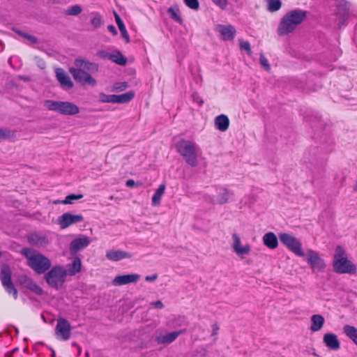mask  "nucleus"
Listing matches in <instances>:
<instances>
[{
  "mask_svg": "<svg viewBox=\"0 0 357 357\" xmlns=\"http://www.w3.org/2000/svg\"><path fill=\"white\" fill-rule=\"evenodd\" d=\"M82 261L80 258L75 256L72 263L67 265V275L73 276L79 273L82 271Z\"/></svg>",
  "mask_w": 357,
  "mask_h": 357,
  "instance_id": "nucleus-20",
  "label": "nucleus"
},
{
  "mask_svg": "<svg viewBox=\"0 0 357 357\" xmlns=\"http://www.w3.org/2000/svg\"><path fill=\"white\" fill-rule=\"evenodd\" d=\"M151 305L153 307L158 308V309H162V308L164 307V305H163V303L160 301H157L152 302L151 303Z\"/></svg>",
  "mask_w": 357,
  "mask_h": 357,
  "instance_id": "nucleus-46",
  "label": "nucleus"
},
{
  "mask_svg": "<svg viewBox=\"0 0 357 357\" xmlns=\"http://www.w3.org/2000/svg\"><path fill=\"white\" fill-rule=\"evenodd\" d=\"M112 54L108 53L105 50H100L97 52V55L102 59H108L110 60V56Z\"/></svg>",
  "mask_w": 357,
  "mask_h": 357,
  "instance_id": "nucleus-44",
  "label": "nucleus"
},
{
  "mask_svg": "<svg viewBox=\"0 0 357 357\" xmlns=\"http://www.w3.org/2000/svg\"><path fill=\"white\" fill-rule=\"evenodd\" d=\"M215 5L221 8H225L227 4V0H211Z\"/></svg>",
  "mask_w": 357,
  "mask_h": 357,
  "instance_id": "nucleus-45",
  "label": "nucleus"
},
{
  "mask_svg": "<svg viewBox=\"0 0 357 357\" xmlns=\"http://www.w3.org/2000/svg\"><path fill=\"white\" fill-rule=\"evenodd\" d=\"M76 68H70L69 72L74 79L82 85L95 86L97 83L96 79L86 72L97 73L98 71V65L86 61L83 59H76L75 60Z\"/></svg>",
  "mask_w": 357,
  "mask_h": 357,
  "instance_id": "nucleus-1",
  "label": "nucleus"
},
{
  "mask_svg": "<svg viewBox=\"0 0 357 357\" xmlns=\"http://www.w3.org/2000/svg\"><path fill=\"white\" fill-rule=\"evenodd\" d=\"M12 271L8 265H3L1 268L0 273V280L2 286L5 289L6 291L12 295L14 299L17 298L18 292L15 288L14 284L12 282Z\"/></svg>",
  "mask_w": 357,
  "mask_h": 357,
  "instance_id": "nucleus-9",
  "label": "nucleus"
},
{
  "mask_svg": "<svg viewBox=\"0 0 357 357\" xmlns=\"http://www.w3.org/2000/svg\"><path fill=\"white\" fill-rule=\"evenodd\" d=\"M280 242L290 251L298 257H304L302 243L294 235L288 233L279 234Z\"/></svg>",
  "mask_w": 357,
  "mask_h": 357,
  "instance_id": "nucleus-8",
  "label": "nucleus"
},
{
  "mask_svg": "<svg viewBox=\"0 0 357 357\" xmlns=\"http://www.w3.org/2000/svg\"><path fill=\"white\" fill-rule=\"evenodd\" d=\"M14 132L10 130L0 128V139H6L14 136Z\"/></svg>",
  "mask_w": 357,
  "mask_h": 357,
  "instance_id": "nucleus-38",
  "label": "nucleus"
},
{
  "mask_svg": "<svg viewBox=\"0 0 357 357\" xmlns=\"http://www.w3.org/2000/svg\"><path fill=\"white\" fill-rule=\"evenodd\" d=\"M264 244L269 249H275L278 246V241L273 232H268L263 236Z\"/></svg>",
  "mask_w": 357,
  "mask_h": 357,
  "instance_id": "nucleus-22",
  "label": "nucleus"
},
{
  "mask_svg": "<svg viewBox=\"0 0 357 357\" xmlns=\"http://www.w3.org/2000/svg\"><path fill=\"white\" fill-rule=\"evenodd\" d=\"M83 197V195H75L70 194L66 197L65 199L61 202L63 204H70L73 203V201L80 199Z\"/></svg>",
  "mask_w": 357,
  "mask_h": 357,
  "instance_id": "nucleus-34",
  "label": "nucleus"
},
{
  "mask_svg": "<svg viewBox=\"0 0 357 357\" xmlns=\"http://www.w3.org/2000/svg\"><path fill=\"white\" fill-rule=\"evenodd\" d=\"M90 243L89 237L82 236L75 238L70 242V252L73 256H75L79 251L86 248Z\"/></svg>",
  "mask_w": 357,
  "mask_h": 357,
  "instance_id": "nucleus-13",
  "label": "nucleus"
},
{
  "mask_svg": "<svg viewBox=\"0 0 357 357\" xmlns=\"http://www.w3.org/2000/svg\"><path fill=\"white\" fill-rule=\"evenodd\" d=\"M114 17H115V21H116V24L119 27V29L122 35V37L126 40V43H129L130 42L129 34L126 30V26H125L123 20H121L120 16L116 13H115Z\"/></svg>",
  "mask_w": 357,
  "mask_h": 357,
  "instance_id": "nucleus-25",
  "label": "nucleus"
},
{
  "mask_svg": "<svg viewBox=\"0 0 357 357\" xmlns=\"http://www.w3.org/2000/svg\"><path fill=\"white\" fill-rule=\"evenodd\" d=\"M110 61L121 66L127 63V59L119 51L111 54Z\"/></svg>",
  "mask_w": 357,
  "mask_h": 357,
  "instance_id": "nucleus-30",
  "label": "nucleus"
},
{
  "mask_svg": "<svg viewBox=\"0 0 357 357\" xmlns=\"http://www.w3.org/2000/svg\"><path fill=\"white\" fill-rule=\"evenodd\" d=\"M98 98L102 103H114V94L108 95L102 92L99 93Z\"/></svg>",
  "mask_w": 357,
  "mask_h": 357,
  "instance_id": "nucleus-33",
  "label": "nucleus"
},
{
  "mask_svg": "<svg viewBox=\"0 0 357 357\" xmlns=\"http://www.w3.org/2000/svg\"><path fill=\"white\" fill-rule=\"evenodd\" d=\"M55 334L63 340H68L71 335V326L69 321L63 317L57 319Z\"/></svg>",
  "mask_w": 357,
  "mask_h": 357,
  "instance_id": "nucleus-10",
  "label": "nucleus"
},
{
  "mask_svg": "<svg viewBox=\"0 0 357 357\" xmlns=\"http://www.w3.org/2000/svg\"><path fill=\"white\" fill-rule=\"evenodd\" d=\"M51 357H56V353L55 351L52 349V355Z\"/></svg>",
  "mask_w": 357,
  "mask_h": 357,
  "instance_id": "nucleus-52",
  "label": "nucleus"
},
{
  "mask_svg": "<svg viewBox=\"0 0 357 357\" xmlns=\"http://www.w3.org/2000/svg\"><path fill=\"white\" fill-rule=\"evenodd\" d=\"M216 31L220 34L223 40H231L235 37L236 31L232 25L218 24L216 26Z\"/></svg>",
  "mask_w": 357,
  "mask_h": 357,
  "instance_id": "nucleus-15",
  "label": "nucleus"
},
{
  "mask_svg": "<svg viewBox=\"0 0 357 357\" xmlns=\"http://www.w3.org/2000/svg\"><path fill=\"white\" fill-rule=\"evenodd\" d=\"M268 10L270 12H275L280 9L282 3L280 0H267Z\"/></svg>",
  "mask_w": 357,
  "mask_h": 357,
  "instance_id": "nucleus-31",
  "label": "nucleus"
},
{
  "mask_svg": "<svg viewBox=\"0 0 357 357\" xmlns=\"http://www.w3.org/2000/svg\"><path fill=\"white\" fill-rule=\"evenodd\" d=\"M333 271L338 274L355 275L357 266L348 259L347 254L341 245L336 246L333 259Z\"/></svg>",
  "mask_w": 357,
  "mask_h": 357,
  "instance_id": "nucleus-4",
  "label": "nucleus"
},
{
  "mask_svg": "<svg viewBox=\"0 0 357 357\" xmlns=\"http://www.w3.org/2000/svg\"><path fill=\"white\" fill-rule=\"evenodd\" d=\"M344 334L357 346V328L353 326L345 325L343 327Z\"/></svg>",
  "mask_w": 357,
  "mask_h": 357,
  "instance_id": "nucleus-26",
  "label": "nucleus"
},
{
  "mask_svg": "<svg viewBox=\"0 0 357 357\" xmlns=\"http://www.w3.org/2000/svg\"><path fill=\"white\" fill-rule=\"evenodd\" d=\"M91 25L95 28L98 29L102 24V17L99 13H95L94 16L91 20Z\"/></svg>",
  "mask_w": 357,
  "mask_h": 357,
  "instance_id": "nucleus-36",
  "label": "nucleus"
},
{
  "mask_svg": "<svg viewBox=\"0 0 357 357\" xmlns=\"http://www.w3.org/2000/svg\"><path fill=\"white\" fill-rule=\"evenodd\" d=\"M82 12V8L79 5H74L70 7L66 11V14L68 15H77Z\"/></svg>",
  "mask_w": 357,
  "mask_h": 357,
  "instance_id": "nucleus-37",
  "label": "nucleus"
},
{
  "mask_svg": "<svg viewBox=\"0 0 357 357\" xmlns=\"http://www.w3.org/2000/svg\"><path fill=\"white\" fill-rule=\"evenodd\" d=\"M165 184L162 183L159 185L152 197V203L153 205H158L160 203L161 198L165 193Z\"/></svg>",
  "mask_w": 357,
  "mask_h": 357,
  "instance_id": "nucleus-28",
  "label": "nucleus"
},
{
  "mask_svg": "<svg viewBox=\"0 0 357 357\" xmlns=\"http://www.w3.org/2000/svg\"><path fill=\"white\" fill-rule=\"evenodd\" d=\"M106 257L111 261H117L123 259L130 258L132 255L122 250H109L106 253Z\"/></svg>",
  "mask_w": 357,
  "mask_h": 357,
  "instance_id": "nucleus-21",
  "label": "nucleus"
},
{
  "mask_svg": "<svg viewBox=\"0 0 357 357\" xmlns=\"http://www.w3.org/2000/svg\"><path fill=\"white\" fill-rule=\"evenodd\" d=\"M128 87V84L126 82H117L114 84L113 86V91L119 92L124 91Z\"/></svg>",
  "mask_w": 357,
  "mask_h": 357,
  "instance_id": "nucleus-41",
  "label": "nucleus"
},
{
  "mask_svg": "<svg viewBox=\"0 0 357 357\" xmlns=\"http://www.w3.org/2000/svg\"><path fill=\"white\" fill-rule=\"evenodd\" d=\"M234 240L233 249L234 251L239 256L248 255L251 251V246L249 244H246L243 246L241 244V238L238 234H234L232 235Z\"/></svg>",
  "mask_w": 357,
  "mask_h": 357,
  "instance_id": "nucleus-16",
  "label": "nucleus"
},
{
  "mask_svg": "<svg viewBox=\"0 0 357 357\" xmlns=\"http://www.w3.org/2000/svg\"><path fill=\"white\" fill-rule=\"evenodd\" d=\"M185 5L193 10H198L199 8V3L198 0H183Z\"/></svg>",
  "mask_w": 357,
  "mask_h": 357,
  "instance_id": "nucleus-39",
  "label": "nucleus"
},
{
  "mask_svg": "<svg viewBox=\"0 0 357 357\" xmlns=\"http://www.w3.org/2000/svg\"><path fill=\"white\" fill-rule=\"evenodd\" d=\"M239 45L241 50L246 51L248 54L251 53L250 44L248 41L241 39L239 40Z\"/></svg>",
  "mask_w": 357,
  "mask_h": 357,
  "instance_id": "nucleus-40",
  "label": "nucleus"
},
{
  "mask_svg": "<svg viewBox=\"0 0 357 357\" xmlns=\"http://www.w3.org/2000/svg\"><path fill=\"white\" fill-rule=\"evenodd\" d=\"M229 191L225 188L222 189V192L218 195V203L220 204H223L227 202L229 199Z\"/></svg>",
  "mask_w": 357,
  "mask_h": 357,
  "instance_id": "nucleus-35",
  "label": "nucleus"
},
{
  "mask_svg": "<svg viewBox=\"0 0 357 357\" xmlns=\"http://www.w3.org/2000/svg\"><path fill=\"white\" fill-rule=\"evenodd\" d=\"M311 321L310 330L312 332H316L322 328L325 319L321 314H314L311 317Z\"/></svg>",
  "mask_w": 357,
  "mask_h": 357,
  "instance_id": "nucleus-24",
  "label": "nucleus"
},
{
  "mask_svg": "<svg viewBox=\"0 0 357 357\" xmlns=\"http://www.w3.org/2000/svg\"><path fill=\"white\" fill-rule=\"evenodd\" d=\"M126 185L128 188H133L136 185V183L134 180L129 179L126 181Z\"/></svg>",
  "mask_w": 357,
  "mask_h": 357,
  "instance_id": "nucleus-51",
  "label": "nucleus"
},
{
  "mask_svg": "<svg viewBox=\"0 0 357 357\" xmlns=\"http://www.w3.org/2000/svg\"><path fill=\"white\" fill-rule=\"evenodd\" d=\"M215 127L220 131H226L229 126V119L227 116L220 114L215 119Z\"/></svg>",
  "mask_w": 357,
  "mask_h": 357,
  "instance_id": "nucleus-23",
  "label": "nucleus"
},
{
  "mask_svg": "<svg viewBox=\"0 0 357 357\" xmlns=\"http://www.w3.org/2000/svg\"><path fill=\"white\" fill-rule=\"evenodd\" d=\"M135 96L133 91H129L121 95H114V103H126L132 100Z\"/></svg>",
  "mask_w": 357,
  "mask_h": 357,
  "instance_id": "nucleus-27",
  "label": "nucleus"
},
{
  "mask_svg": "<svg viewBox=\"0 0 357 357\" xmlns=\"http://www.w3.org/2000/svg\"><path fill=\"white\" fill-rule=\"evenodd\" d=\"M260 63L261 65L268 71L271 70V66L268 63V59L265 57L264 54L261 53L260 54Z\"/></svg>",
  "mask_w": 357,
  "mask_h": 357,
  "instance_id": "nucleus-42",
  "label": "nucleus"
},
{
  "mask_svg": "<svg viewBox=\"0 0 357 357\" xmlns=\"http://www.w3.org/2000/svg\"><path fill=\"white\" fill-rule=\"evenodd\" d=\"M19 34L20 36H22V37L28 39L29 40H30L32 43H37V38L33 36H31V35H29L28 33H22V32H19Z\"/></svg>",
  "mask_w": 357,
  "mask_h": 357,
  "instance_id": "nucleus-43",
  "label": "nucleus"
},
{
  "mask_svg": "<svg viewBox=\"0 0 357 357\" xmlns=\"http://www.w3.org/2000/svg\"><path fill=\"white\" fill-rule=\"evenodd\" d=\"M20 253L27 259V265L37 274L46 273L51 267V260L39 251L24 248Z\"/></svg>",
  "mask_w": 357,
  "mask_h": 357,
  "instance_id": "nucleus-2",
  "label": "nucleus"
},
{
  "mask_svg": "<svg viewBox=\"0 0 357 357\" xmlns=\"http://www.w3.org/2000/svg\"><path fill=\"white\" fill-rule=\"evenodd\" d=\"M24 283L28 289H29L36 294L41 295L43 294V289L31 278L26 277Z\"/></svg>",
  "mask_w": 357,
  "mask_h": 357,
  "instance_id": "nucleus-29",
  "label": "nucleus"
},
{
  "mask_svg": "<svg viewBox=\"0 0 357 357\" xmlns=\"http://www.w3.org/2000/svg\"><path fill=\"white\" fill-rule=\"evenodd\" d=\"M84 221V217L82 214H72L70 213H65L58 218V224L61 229H66L70 226L80 223Z\"/></svg>",
  "mask_w": 357,
  "mask_h": 357,
  "instance_id": "nucleus-11",
  "label": "nucleus"
},
{
  "mask_svg": "<svg viewBox=\"0 0 357 357\" xmlns=\"http://www.w3.org/2000/svg\"><path fill=\"white\" fill-rule=\"evenodd\" d=\"M175 148L188 165L197 166L199 147L195 142L182 139L175 144Z\"/></svg>",
  "mask_w": 357,
  "mask_h": 357,
  "instance_id": "nucleus-5",
  "label": "nucleus"
},
{
  "mask_svg": "<svg viewBox=\"0 0 357 357\" xmlns=\"http://www.w3.org/2000/svg\"><path fill=\"white\" fill-rule=\"evenodd\" d=\"M306 258L308 264L314 271H321L325 268L326 264L324 261L316 251L308 250Z\"/></svg>",
  "mask_w": 357,
  "mask_h": 357,
  "instance_id": "nucleus-12",
  "label": "nucleus"
},
{
  "mask_svg": "<svg viewBox=\"0 0 357 357\" xmlns=\"http://www.w3.org/2000/svg\"><path fill=\"white\" fill-rule=\"evenodd\" d=\"M323 342L331 350L337 351L340 348V342L335 333H326L324 335Z\"/></svg>",
  "mask_w": 357,
  "mask_h": 357,
  "instance_id": "nucleus-17",
  "label": "nucleus"
},
{
  "mask_svg": "<svg viewBox=\"0 0 357 357\" xmlns=\"http://www.w3.org/2000/svg\"><path fill=\"white\" fill-rule=\"evenodd\" d=\"M157 278H158V275L157 274H153V275H147L145 278V280L147 281V282H153V281H155Z\"/></svg>",
  "mask_w": 357,
  "mask_h": 357,
  "instance_id": "nucleus-48",
  "label": "nucleus"
},
{
  "mask_svg": "<svg viewBox=\"0 0 357 357\" xmlns=\"http://www.w3.org/2000/svg\"><path fill=\"white\" fill-rule=\"evenodd\" d=\"M139 279L140 275L137 273L117 275L112 280V284L114 286H122L130 283H136Z\"/></svg>",
  "mask_w": 357,
  "mask_h": 357,
  "instance_id": "nucleus-14",
  "label": "nucleus"
},
{
  "mask_svg": "<svg viewBox=\"0 0 357 357\" xmlns=\"http://www.w3.org/2000/svg\"><path fill=\"white\" fill-rule=\"evenodd\" d=\"M307 12L295 9L287 13L280 20L277 33L279 36H284L293 32L297 26L306 18Z\"/></svg>",
  "mask_w": 357,
  "mask_h": 357,
  "instance_id": "nucleus-3",
  "label": "nucleus"
},
{
  "mask_svg": "<svg viewBox=\"0 0 357 357\" xmlns=\"http://www.w3.org/2000/svg\"><path fill=\"white\" fill-rule=\"evenodd\" d=\"M45 106L52 111H56L64 115H75L79 112V107L71 102L46 100Z\"/></svg>",
  "mask_w": 357,
  "mask_h": 357,
  "instance_id": "nucleus-7",
  "label": "nucleus"
},
{
  "mask_svg": "<svg viewBox=\"0 0 357 357\" xmlns=\"http://www.w3.org/2000/svg\"><path fill=\"white\" fill-rule=\"evenodd\" d=\"M38 236L37 235L32 234L29 236V241L31 243L36 244L38 242Z\"/></svg>",
  "mask_w": 357,
  "mask_h": 357,
  "instance_id": "nucleus-47",
  "label": "nucleus"
},
{
  "mask_svg": "<svg viewBox=\"0 0 357 357\" xmlns=\"http://www.w3.org/2000/svg\"><path fill=\"white\" fill-rule=\"evenodd\" d=\"M212 335H216L219 331V326L217 324L212 325Z\"/></svg>",
  "mask_w": 357,
  "mask_h": 357,
  "instance_id": "nucleus-49",
  "label": "nucleus"
},
{
  "mask_svg": "<svg viewBox=\"0 0 357 357\" xmlns=\"http://www.w3.org/2000/svg\"><path fill=\"white\" fill-rule=\"evenodd\" d=\"M107 29L109 32H111L113 35L117 34V31L114 25H109L107 26Z\"/></svg>",
  "mask_w": 357,
  "mask_h": 357,
  "instance_id": "nucleus-50",
  "label": "nucleus"
},
{
  "mask_svg": "<svg viewBox=\"0 0 357 357\" xmlns=\"http://www.w3.org/2000/svg\"><path fill=\"white\" fill-rule=\"evenodd\" d=\"M179 10L176 7H170L168 9V13H169L171 17L175 20L176 22L181 24L183 22L182 18L178 14Z\"/></svg>",
  "mask_w": 357,
  "mask_h": 357,
  "instance_id": "nucleus-32",
  "label": "nucleus"
},
{
  "mask_svg": "<svg viewBox=\"0 0 357 357\" xmlns=\"http://www.w3.org/2000/svg\"><path fill=\"white\" fill-rule=\"evenodd\" d=\"M56 77L63 88L70 89L73 87L74 84L70 77L61 68L56 69Z\"/></svg>",
  "mask_w": 357,
  "mask_h": 357,
  "instance_id": "nucleus-18",
  "label": "nucleus"
},
{
  "mask_svg": "<svg viewBox=\"0 0 357 357\" xmlns=\"http://www.w3.org/2000/svg\"><path fill=\"white\" fill-rule=\"evenodd\" d=\"M182 333V331L172 332L163 335L157 336L155 340L159 344H168L173 342Z\"/></svg>",
  "mask_w": 357,
  "mask_h": 357,
  "instance_id": "nucleus-19",
  "label": "nucleus"
},
{
  "mask_svg": "<svg viewBox=\"0 0 357 357\" xmlns=\"http://www.w3.org/2000/svg\"><path fill=\"white\" fill-rule=\"evenodd\" d=\"M67 277V271L62 266H53L45 275V279L47 284L55 289L61 288Z\"/></svg>",
  "mask_w": 357,
  "mask_h": 357,
  "instance_id": "nucleus-6",
  "label": "nucleus"
}]
</instances>
